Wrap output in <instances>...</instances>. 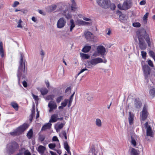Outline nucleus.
Listing matches in <instances>:
<instances>
[{
    "label": "nucleus",
    "mask_w": 155,
    "mask_h": 155,
    "mask_svg": "<svg viewBox=\"0 0 155 155\" xmlns=\"http://www.w3.org/2000/svg\"><path fill=\"white\" fill-rule=\"evenodd\" d=\"M22 84L24 87H27V84L25 81H23L22 82Z\"/></svg>",
    "instance_id": "0e129e2a"
},
{
    "label": "nucleus",
    "mask_w": 155,
    "mask_h": 155,
    "mask_svg": "<svg viewBox=\"0 0 155 155\" xmlns=\"http://www.w3.org/2000/svg\"><path fill=\"white\" fill-rule=\"evenodd\" d=\"M21 134V133H20V130L18 129V128L17 129L13 132H11L10 133V134L13 136H15L16 135H19Z\"/></svg>",
    "instance_id": "393cba45"
},
{
    "label": "nucleus",
    "mask_w": 155,
    "mask_h": 155,
    "mask_svg": "<svg viewBox=\"0 0 155 155\" xmlns=\"http://www.w3.org/2000/svg\"><path fill=\"white\" fill-rule=\"evenodd\" d=\"M149 114L147 107L146 105H144L140 113V120L142 125L144 124L143 122L147 119Z\"/></svg>",
    "instance_id": "7ed1b4c3"
},
{
    "label": "nucleus",
    "mask_w": 155,
    "mask_h": 155,
    "mask_svg": "<svg viewBox=\"0 0 155 155\" xmlns=\"http://www.w3.org/2000/svg\"><path fill=\"white\" fill-rule=\"evenodd\" d=\"M149 94L152 97H153L155 94V88L153 87H151L149 91Z\"/></svg>",
    "instance_id": "a878e982"
},
{
    "label": "nucleus",
    "mask_w": 155,
    "mask_h": 155,
    "mask_svg": "<svg viewBox=\"0 0 155 155\" xmlns=\"http://www.w3.org/2000/svg\"><path fill=\"white\" fill-rule=\"evenodd\" d=\"M134 104L136 108L139 109L140 107L142 104L140 101L137 99H135L134 101Z\"/></svg>",
    "instance_id": "aec40b11"
},
{
    "label": "nucleus",
    "mask_w": 155,
    "mask_h": 155,
    "mask_svg": "<svg viewBox=\"0 0 155 155\" xmlns=\"http://www.w3.org/2000/svg\"><path fill=\"white\" fill-rule=\"evenodd\" d=\"M54 97V95L52 94V95H48L46 98V100H53Z\"/></svg>",
    "instance_id": "4c0bfd02"
},
{
    "label": "nucleus",
    "mask_w": 155,
    "mask_h": 155,
    "mask_svg": "<svg viewBox=\"0 0 155 155\" xmlns=\"http://www.w3.org/2000/svg\"><path fill=\"white\" fill-rule=\"evenodd\" d=\"M28 127V125L27 124H24L22 126L18 128V129L21 133L27 129Z\"/></svg>",
    "instance_id": "a211bd4d"
},
{
    "label": "nucleus",
    "mask_w": 155,
    "mask_h": 155,
    "mask_svg": "<svg viewBox=\"0 0 155 155\" xmlns=\"http://www.w3.org/2000/svg\"><path fill=\"white\" fill-rule=\"evenodd\" d=\"M97 2L100 7L107 8L109 7L110 1L108 0H97Z\"/></svg>",
    "instance_id": "39448f33"
},
{
    "label": "nucleus",
    "mask_w": 155,
    "mask_h": 155,
    "mask_svg": "<svg viewBox=\"0 0 155 155\" xmlns=\"http://www.w3.org/2000/svg\"><path fill=\"white\" fill-rule=\"evenodd\" d=\"M66 135H67V134L65 132V131H62V132H61L60 135L63 138V137H64V136H65Z\"/></svg>",
    "instance_id": "4d7b16f0"
},
{
    "label": "nucleus",
    "mask_w": 155,
    "mask_h": 155,
    "mask_svg": "<svg viewBox=\"0 0 155 155\" xmlns=\"http://www.w3.org/2000/svg\"><path fill=\"white\" fill-rule=\"evenodd\" d=\"M39 139L41 141H42L44 140L45 137L43 136H40L39 137Z\"/></svg>",
    "instance_id": "338daca9"
},
{
    "label": "nucleus",
    "mask_w": 155,
    "mask_h": 155,
    "mask_svg": "<svg viewBox=\"0 0 155 155\" xmlns=\"http://www.w3.org/2000/svg\"><path fill=\"white\" fill-rule=\"evenodd\" d=\"M51 124L50 122L45 124L42 127L41 130H45L47 129H50L51 128Z\"/></svg>",
    "instance_id": "412c9836"
},
{
    "label": "nucleus",
    "mask_w": 155,
    "mask_h": 155,
    "mask_svg": "<svg viewBox=\"0 0 155 155\" xmlns=\"http://www.w3.org/2000/svg\"><path fill=\"white\" fill-rule=\"evenodd\" d=\"M139 150L132 148L131 152V155H139Z\"/></svg>",
    "instance_id": "7c9ffc66"
},
{
    "label": "nucleus",
    "mask_w": 155,
    "mask_h": 155,
    "mask_svg": "<svg viewBox=\"0 0 155 155\" xmlns=\"http://www.w3.org/2000/svg\"><path fill=\"white\" fill-rule=\"evenodd\" d=\"M48 90L46 88H42L41 90V94L43 95L46 94L48 93Z\"/></svg>",
    "instance_id": "473e14b6"
},
{
    "label": "nucleus",
    "mask_w": 155,
    "mask_h": 155,
    "mask_svg": "<svg viewBox=\"0 0 155 155\" xmlns=\"http://www.w3.org/2000/svg\"><path fill=\"white\" fill-rule=\"evenodd\" d=\"M63 98L64 97L62 96H61L58 97L56 99V102L58 103H59L63 99Z\"/></svg>",
    "instance_id": "ea45409f"
},
{
    "label": "nucleus",
    "mask_w": 155,
    "mask_h": 155,
    "mask_svg": "<svg viewBox=\"0 0 155 155\" xmlns=\"http://www.w3.org/2000/svg\"><path fill=\"white\" fill-rule=\"evenodd\" d=\"M35 114V109H34L32 111L31 114L30 116L29 119H30V120L31 121H32L33 117Z\"/></svg>",
    "instance_id": "79ce46f5"
},
{
    "label": "nucleus",
    "mask_w": 155,
    "mask_h": 155,
    "mask_svg": "<svg viewBox=\"0 0 155 155\" xmlns=\"http://www.w3.org/2000/svg\"><path fill=\"white\" fill-rule=\"evenodd\" d=\"M58 120V115L57 114H54L51 115V119L50 120L49 122L54 123Z\"/></svg>",
    "instance_id": "dca6fc26"
},
{
    "label": "nucleus",
    "mask_w": 155,
    "mask_h": 155,
    "mask_svg": "<svg viewBox=\"0 0 155 155\" xmlns=\"http://www.w3.org/2000/svg\"><path fill=\"white\" fill-rule=\"evenodd\" d=\"M57 5H52L49 7L51 11H53L57 8Z\"/></svg>",
    "instance_id": "a19ab883"
},
{
    "label": "nucleus",
    "mask_w": 155,
    "mask_h": 155,
    "mask_svg": "<svg viewBox=\"0 0 155 155\" xmlns=\"http://www.w3.org/2000/svg\"><path fill=\"white\" fill-rule=\"evenodd\" d=\"M87 99L89 101H91L93 100V97L91 96H89L87 97Z\"/></svg>",
    "instance_id": "864d4df0"
},
{
    "label": "nucleus",
    "mask_w": 155,
    "mask_h": 155,
    "mask_svg": "<svg viewBox=\"0 0 155 155\" xmlns=\"http://www.w3.org/2000/svg\"><path fill=\"white\" fill-rule=\"evenodd\" d=\"M128 120L129 124L132 125L133 124L134 114L130 112H129Z\"/></svg>",
    "instance_id": "4468645a"
},
{
    "label": "nucleus",
    "mask_w": 155,
    "mask_h": 155,
    "mask_svg": "<svg viewBox=\"0 0 155 155\" xmlns=\"http://www.w3.org/2000/svg\"><path fill=\"white\" fill-rule=\"evenodd\" d=\"M0 55L2 58L5 57V54L3 48V44L2 42H0Z\"/></svg>",
    "instance_id": "2eb2a0df"
},
{
    "label": "nucleus",
    "mask_w": 155,
    "mask_h": 155,
    "mask_svg": "<svg viewBox=\"0 0 155 155\" xmlns=\"http://www.w3.org/2000/svg\"><path fill=\"white\" fill-rule=\"evenodd\" d=\"M80 56L84 59H88L90 57V56L88 54L83 53H80Z\"/></svg>",
    "instance_id": "2f4dec72"
},
{
    "label": "nucleus",
    "mask_w": 155,
    "mask_h": 155,
    "mask_svg": "<svg viewBox=\"0 0 155 155\" xmlns=\"http://www.w3.org/2000/svg\"><path fill=\"white\" fill-rule=\"evenodd\" d=\"M45 83L47 87L48 88L50 85L48 81H45Z\"/></svg>",
    "instance_id": "774afa93"
},
{
    "label": "nucleus",
    "mask_w": 155,
    "mask_h": 155,
    "mask_svg": "<svg viewBox=\"0 0 155 155\" xmlns=\"http://www.w3.org/2000/svg\"><path fill=\"white\" fill-rule=\"evenodd\" d=\"M46 149V148L44 146L40 145L38 146L37 150L39 153L42 154L44 153Z\"/></svg>",
    "instance_id": "6ab92c4d"
},
{
    "label": "nucleus",
    "mask_w": 155,
    "mask_h": 155,
    "mask_svg": "<svg viewBox=\"0 0 155 155\" xmlns=\"http://www.w3.org/2000/svg\"><path fill=\"white\" fill-rule=\"evenodd\" d=\"M146 3L145 0H142L140 2V5H144Z\"/></svg>",
    "instance_id": "bf43d9fd"
},
{
    "label": "nucleus",
    "mask_w": 155,
    "mask_h": 155,
    "mask_svg": "<svg viewBox=\"0 0 155 155\" xmlns=\"http://www.w3.org/2000/svg\"><path fill=\"white\" fill-rule=\"evenodd\" d=\"M64 146L65 149L67 150L68 153H70L69 147L67 141H65L64 142Z\"/></svg>",
    "instance_id": "c85d7f7f"
},
{
    "label": "nucleus",
    "mask_w": 155,
    "mask_h": 155,
    "mask_svg": "<svg viewBox=\"0 0 155 155\" xmlns=\"http://www.w3.org/2000/svg\"><path fill=\"white\" fill-rule=\"evenodd\" d=\"M84 21L82 20L78 19L76 21L77 25H83Z\"/></svg>",
    "instance_id": "f704fd0d"
},
{
    "label": "nucleus",
    "mask_w": 155,
    "mask_h": 155,
    "mask_svg": "<svg viewBox=\"0 0 155 155\" xmlns=\"http://www.w3.org/2000/svg\"><path fill=\"white\" fill-rule=\"evenodd\" d=\"M138 38L139 42V47L141 50H145L147 47V44L145 42L146 41L148 46L150 47L151 42L149 35L145 30H141L138 34Z\"/></svg>",
    "instance_id": "f257e3e1"
},
{
    "label": "nucleus",
    "mask_w": 155,
    "mask_h": 155,
    "mask_svg": "<svg viewBox=\"0 0 155 155\" xmlns=\"http://www.w3.org/2000/svg\"><path fill=\"white\" fill-rule=\"evenodd\" d=\"M18 147V144L15 142H13L8 144L7 147L9 154L13 153L15 149H17Z\"/></svg>",
    "instance_id": "423d86ee"
},
{
    "label": "nucleus",
    "mask_w": 155,
    "mask_h": 155,
    "mask_svg": "<svg viewBox=\"0 0 155 155\" xmlns=\"http://www.w3.org/2000/svg\"><path fill=\"white\" fill-rule=\"evenodd\" d=\"M64 124L65 123H61V124H59L58 125H57L56 126H55L56 131H58V130L61 129L63 127Z\"/></svg>",
    "instance_id": "c756f323"
},
{
    "label": "nucleus",
    "mask_w": 155,
    "mask_h": 155,
    "mask_svg": "<svg viewBox=\"0 0 155 155\" xmlns=\"http://www.w3.org/2000/svg\"><path fill=\"white\" fill-rule=\"evenodd\" d=\"M95 123L96 126L98 127H101L102 126L101 121L99 118L96 119Z\"/></svg>",
    "instance_id": "bb28decb"
},
{
    "label": "nucleus",
    "mask_w": 155,
    "mask_h": 155,
    "mask_svg": "<svg viewBox=\"0 0 155 155\" xmlns=\"http://www.w3.org/2000/svg\"><path fill=\"white\" fill-rule=\"evenodd\" d=\"M109 6L110 7V8L112 10H114L116 8V6L114 3L111 4H110Z\"/></svg>",
    "instance_id": "8fccbe9b"
},
{
    "label": "nucleus",
    "mask_w": 155,
    "mask_h": 155,
    "mask_svg": "<svg viewBox=\"0 0 155 155\" xmlns=\"http://www.w3.org/2000/svg\"><path fill=\"white\" fill-rule=\"evenodd\" d=\"M21 59L20 61V65L18 68L17 76L19 78L21 77L25 73V61H23V58L22 54H21Z\"/></svg>",
    "instance_id": "20e7f679"
},
{
    "label": "nucleus",
    "mask_w": 155,
    "mask_h": 155,
    "mask_svg": "<svg viewBox=\"0 0 155 155\" xmlns=\"http://www.w3.org/2000/svg\"><path fill=\"white\" fill-rule=\"evenodd\" d=\"M32 95L33 98L37 102L39 99L38 96L35 95L33 94H32Z\"/></svg>",
    "instance_id": "3c124183"
},
{
    "label": "nucleus",
    "mask_w": 155,
    "mask_h": 155,
    "mask_svg": "<svg viewBox=\"0 0 155 155\" xmlns=\"http://www.w3.org/2000/svg\"><path fill=\"white\" fill-rule=\"evenodd\" d=\"M74 94V93L72 95H71L69 100L67 99H65L64 101L61 102V105L64 107H65L66 106L67 104H68V107H70L72 102L73 97Z\"/></svg>",
    "instance_id": "0eeeda50"
},
{
    "label": "nucleus",
    "mask_w": 155,
    "mask_h": 155,
    "mask_svg": "<svg viewBox=\"0 0 155 155\" xmlns=\"http://www.w3.org/2000/svg\"><path fill=\"white\" fill-rule=\"evenodd\" d=\"M124 15L122 14H121V15H120L119 17L120 19L121 20H123V18H124Z\"/></svg>",
    "instance_id": "69168bd1"
},
{
    "label": "nucleus",
    "mask_w": 155,
    "mask_h": 155,
    "mask_svg": "<svg viewBox=\"0 0 155 155\" xmlns=\"http://www.w3.org/2000/svg\"><path fill=\"white\" fill-rule=\"evenodd\" d=\"M91 48L90 46H86L83 48L82 51L84 52H87L90 50Z\"/></svg>",
    "instance_id": "cd10ccee"
},
{
    "label": "nucleus",
    "mask_w": 155,
    "mask_h": 155,
    "mask_svg": "<svg viewBox=\"0 0 155 155\" xmlns=\"http://www.w3.org/2000/svg\"><path fill=\"white\" fill-rule=\"evenodd\" d=\"M70 31H72L73 28L75 27V25L73 19H71L70 20Z\"/></svg>",
    "instance_id": "b1692460"
},
{
    "label": "nucleus",
    "mask_w": 155,
    "mask_h": 155,
    "mask_svg": "<svg viewBox=\"0 0 155 155\" xmlns=\"http://www.w3.org/2000/svg\"><path fill=\"white\" fill-rule=\"evenodd\" d=\"M24 155H31V154L28 150H26L24 153Z\"/></svg>",
    "instance_id": "13d9d810"
},
{
    "label": "nucleus",
    "mask_w": 155,
    "mask_h": 155,
    "mask_svg": "<svg viewBox=\"0 0 155 155\" xmlns=\"http://www.w3.org/2000/svg\"><path fill=\"white\" fill-rule=\"evenodd\" d=\"M149 53V55L152 57L154 58L155 57V54L153 51H150Z\"/></svg>",
    "instance_id": "09e8293b"
},
{
    "label": "nucleus",
    "mask_w": 155,
    "mask_h": 155,
    "mask_svg": "<svg viewBox=\"0 0 155 155\" xmlns=\"http://www.w3.org/2000/svg\"><path fill=\"white\" fill-rule=\"evenodd\" d=\"M52 140L54 141H59L58 139L56 136H54L53 137Z\"/></svg>",
    "instance_id": "e2e57ef3"
},
{
    "label": "nucleus",
    "mask_w": 155,
    "mask_h": 155,
    "mask_svg": "<svg viewBox=\"0 0 155 155\" xmlns=\"http://www.w3.org/2000/svg\"><path fill=\"white\" fill-rule=\"evenodd\" d=\"M149 13L147 12L144 15L143 18V21L145 22H146L147 21V18L148 16Z\"/></svg>",
    "instance_id": "58836bf2"
},
{
    "label": "nucleus",
    "mask_w": 155,
    "mask_h": 155,
    "mask_svg": "<svg viewBox=\"0 0 155 155\" xmlns=\"http://www.w3.org/2000/svg\"><path fill=\"white\" fill-rule=\"evenodd\" d=\"M85 37L86 39L89 41H96V37L89 31H86L84 33Z\"/></svg>",
    "instance_id": "9d476101"
},
{
    "label": "nucleus",
    "mask_w": 155,
    "mask_h": 155,
    "mask_svg": "<svg viewBox=\"0 0 155 155\" xmlns=\"http://www.w3.org/2000/svg\"><path fill=\"white\" fill-rule=\"evenodd\" d=\"M12 106L16 110H17L18 109V104L15 102H12L11 104Z\"/></svg>",
    "instance_id": "c9c22d12"
},
{
    "label": "nucleus",
    "mask_w": 155,
    "mask_h": 155,
    "mask_svg": "<svg viewBox=\"0 0 155 155\" xmlns=\"http://www.w3.org/2000/svg\"><path fill=\"white\" fill-rule=\"evenodd\" d=\"M40 55L42 56V58H43L45 55V53L44 51L43 50H41L40 52Z\"/></svg>",
    "instance_id": "052dcab7"
},
{
    "label": "nucleus",
    "mask_w": 155,
    "mask_h": 155,
    "mask_svg": "<svg viewBox=\"0 0 155 155\" xmlns=\"http://www.w3.org/2000/svg\"><path fill=\"white\" fill-rule=\"evenodd\" d=\"M71 10L74 12L75 11L76 9V4L75 1L74 0H71Z\"/></svg>",
    "instance_id": "4be33fe9"
},
{
    "label": "nucleus",
    "mask_w": 155,
    "mask_h": 155,
    "mask_svg": "<svg viewBox=\"0 0 155 155\" xmlns=\"http://www.w3.org/2000/svg\"><path fill=\"white\" fill-rule=\"evenodd\" d=\"M22 22V21L21 19L19 20V21L17 22L18 25L17 26V28H22V26L21 25V23Z\"/></svg>",
    "instance_id": "37998d69"
},
{
    "label": "nucleus",
    "mask_w": 155,
    "mask_h": 155,
    "mask_svg": "<svg viewBox=\"0 0 155 155\" xmlns=\"http://www.w3.org/2000/svg\"><path fill=\"white\" fill-rule=\"evenodd\" d=\"M141 52L142 58L144 59H145L146 57V52L144 51H142Z\"/></svg>",
    "instance_id": "49530a36"
},
{
    "label": "nucleus",
    "mask_w": 155,
    "mask_h": 155,
    "mask_svg": "<svg viewBox=\"0 0 155 155\" xmlns=\"http://www.w3.org/2000/svg\"><path fill=\"white\" fill-rule=\"evenodd\" d=\"M71 89L70 87H67L65 90V93L67 94H69L71 93Z\"/></svg>",
    "instance_id": "a18cd8bd"
},
{
    "label": "nucleus",
    "mask_w": 155,
    "mask_h": 155,
    "mask_svg": "<svg viewBox=\"0 0 155 155\" xmlns=\"http://www.w3.org/2000/svg\"><path fill=\"white\" fill-rule=\"evenodd\" d=\"M48 146L51 149L54 150L56 147V145L54 143H50L49 144Z\"/></svg>",
    "instance_id": "c03bdc74"
},
{
    "label": "nucleus",
    "mask_w": 155,
    "mask_h": 155,
    "mask_svg": "<svg viewBox=\"0 0 155 155\" xmlns=\"http://www.w3.org/2000/svg\"><path fill=\"white\" fill-rule=\"evenodd\" d=\"M131 143L135 147L136 145V140L133 138L131 137Z\"/></svg>",
    "instance_id": "de8ad7c7"
},
{
    "label": "nucleus",
    "mask_w": 155,
    "mask_h": 155,
    "mask_svg": "<svg viewBox=\"0 0 155 155\" xmlns=\"http://www.w3.org/2000/svg\"><path fill=\"white\" fill-rule=\"evenodd\" d=\"M48 107L50 109L49 111V112H51L53 110L56 109L57 106L54 101H51L48 104Z\"/></svg>",
    "instance_id": "9b49d317"
},
{
    "label": "nucleus",
    "mask_w": 155,
    "mask_h": 155,
    "mask_svg": "<svg viewBox=\"0 0 155 155\" xmlns=\"http://www.w3.org/2000/svg\"><path fill=\"white\" fill-rule=\"evenodd\" d=\"M67 11L65 10L63 14L65 16L66 18L67 19H69L72 18V15L71 14L69 13V12L67 13Z\"/></svg>",
    "instance_id": "5701e85b"
},
{
    "label": "nucleus",
    "mask_w": 155,
    "mask_h": 155,
    "mask_svg": "<svg viewBox=\"0 0 155 155\" xmlns=\"http://www.w3.org/2000/svg\"><path fill=\"white\" fill-rule=\"evenodd\" d=\"M85 71H88V69L86 68H84L81 69V70L80 71V72L78 73V75H79L80 74L83 72Z\"/></svg>",
    "instance_id": "6e6d98bb"
},
{
    "label": "nucleus",
    "mask_w": 155,
    "mask_h": 155,
    "mask_svg": "<svg viewBox=\"0 0 155 155\" xmlns=\"http://www.w3.org/2000/svg\"><path fill=\"white\" fill-rule=\"evenodd\" d=\"M96 56V52H94L92 55L90 60L87 62V65L88 68H92L93 66L102 63H106L107 60L104 58V60L100 57H94Z\"/></svg>",
    "instance_id": "f03ea898"
},
{
    "label": "nucleus",
    "mask_w": 155,
    "mask_h": 155,
    "mask_svg": "<svg viewBox=\"0 0 155 155\" xmlns=\"http://www.w3.org/2000/svg\"><path fill=\"white\" fill-rule=\"evenodd\" d=\"M33 131L31 129H30L27 134V136L29 139L31 138L32 136Z\"/></svg>",
    "instance_id": "72a5a7b5"
},
{
    "label": "nucleus",
    "mask_w": 155,
    "mask_h": 155,
    "mask_svg": "<svg viewBox=\"0 0 155 155\" xmlns=\"http://www.w3.org/2000/svg\"><path fill=\"white\" fill-rule=\"evenodd\" d=\"M117 7L119 9L123 10V5H122L121 4H119L117 5Z\"/></svg>",
    "instance_id": "680f3d73"
},
{
    "label": "nucleus",
    "mask_w": 155,
    "mask_h": 155,
    "mask_svg": "<svg viewBox=\"0 0 155 155\" xmlns=\"http://www.w3.org/2000/svg\"><path fill=\"white\" fill-rule=\"evenodd\" d=\"M132 25L134 27L139 28L141 24L139 22H134L133 23Z\"/></svg>",
    "instance_id": "e433bc0d"
},
{
    "label": "nucleus",
    "mask_w": 155,
    "mask_h": 155,
    "mask_svg": "<svg viewBox=\"0 0 155 155\" xmlns=\"http://www.w3.org/2000/svg\"><path fill=\"white\" fill-rule=\"evenodd\" d=\"M123 10H126L130 7V4L129 2L126 1L124 2L123 4Z\"/></svg>",
    "instance_id": "f3484780"
},
{
    "label": "nucleus",
    "mask_w": 155,
    "mask_h": 155,
    "mask_svg": "<svg viewBox=\"0 0 155 155\" xmlns=\"http://www.w3.org/2000/svg\"><path fill=\"white\" fill-rule=\"evenodd\" d=\"M143 69L144 73L146 76L150 74V68L147 65H145L143 67Z\"/></svg>",
    "instance_id": "ddd939ff"
},
{
    "label": "nucleus",
    "mask_w": 155,
    "mask_h": 155,
    "mask_svg": "<svg viewBox=\"0 0 155 155\" xmlns=\"http://www.w3.org/2000/svg\"><path fill=\"white\" fill-rule=\"evenodd\" d=\"M66 21L64 18H60L57 23V27L58 28H62L66 25Z\"/></svg>",
    "instance_id": "1a4fd4ad"
},
{
    "label": "nucleus",
    "mask_w": 155,
    "mask_h": 155,
    "mask_svg": "<svg viewBox=\"0 0 155 155\" xmlns=\"http://www.w3.org/2000/svg\"><path fill=\"white\" fill-rule=\"evenodd\" d=\"M143 128H145L146 129L147 135L151 137H153V131L151 128L150 125H148V122H146L143 124L142 125Z\"/></svg>",
    "instance_id": "6e6552de"
},
{
    "label": "nucleus",
    "mask_w": 155,
    "mask_h": 155,
    "mask_svg": "<svg viewBox=\"0 0 155 155\" xmlns=\"http://www.w3.org/2000/svg\"><path fill=\"white\" fill-rule=\"evenodd\" d=\"M19 4V2L18 1H15L14 2V3L12 5V7H16Z\"/></svg>",
    "instance_id": "603ef678"
},
{
    "label": "nucleus",
    "mask_w": 155,
    "mask_h": 155,
    "mask_svg": "<svg viewBox=\"0 0 155 155\" xmlns=\"http://www.w3.org/2000/svg\"><path fill=\"white\" fill-rule=\"evenodd\" d=\"M96 51L97 53L101 55H104L106 52L105 48L102 45H99L97 47Z\"/></svg>",
    "instance_id": "f8f14e48"
},
{
    "label": "nucleus",
    "mask_w": 155,
    "mask_h": 155,
    "mask_svg": "<svg viewBox=\"0 0 155 155\" xmlns=\"http://www.w3.org/2000/svg\"><path fill=\"white\" fill-rule=\"evenodd\" d=\"M148 64L151 67H153V63L151 60H149L148 61Z\"/></svg>",
    "instance_id": "5fc2aeb1"
}]
</instances>
